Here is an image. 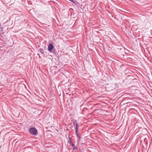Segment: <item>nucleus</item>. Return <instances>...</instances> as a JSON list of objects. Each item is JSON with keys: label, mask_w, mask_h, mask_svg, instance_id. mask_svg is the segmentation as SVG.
I'll list each match as a JSON object with an SVG mask.
<instances>
[{"label": "nucleus", "mask_w": 152, "mask_h": 152, "mask_svg": "<svg viewBox=\"0 0 152 152\" xmlns=\"http://www.w3.org/2000/svg\"><path fill=\"white\" fill-rule=\"evenodd\" d=\"M55 48H48V50L50 52L54 53V49Z\"/></svg>", "instance_id": "nucleus-3"}, {"label": "nucleus", "mask_w": 152, "mask_h": 152, "mask_svg": "<svg viewBox=\"0 0 152 152\" xmlns=\"http://www.w3.org/2000/svg\"><path fill=\"white\" fill-rule=\"evenodd\" d=\"M69 142L70 144L72 143V142L71 138L70 137H69Z\"/></svg>", "instance_id": "nucleus-5"}, {"label": "nucleus", "mask_w": 152, "mask_h": 152, "mask_svg": "<svg viewBox=\"0 0 152 152\" xmlns=\"http://www.w3.org/2000/svg\"><path fill=\"white\" fill-rule=\"evenodd\" d=\"M48 48H53V46L52 44L49 45Z\"/></svg>", "instance_id": "nucleus-4"}, {"label": "nucleus", "mask_w": 152, "mask_h": 152, "mask_svg": "<svg viewBox=\"0 0 152 152\" xmlns=\"http://www.w3.org/2000/svg\"><path fill=\"white\" fill-rule=\"evenodd\" d=\"M73 148V149L74 150H75V149H77V147L75 146Z\"/></svg>", "instance_id": "nucleus-7"}, {"label": "nucleus", "mask_w": 152, "mask_h": 152, "mask_svg": "<svg viewBox=\"0 0 152 152\" xmlns=\"http://www.w3.org/2000/svg\"><path fill=\"white\" fill-rule=\"evenodd\" d=\"M73 125L74 127V128L75 130L76 134L77 137L79 139L80 141V137L78 133V132L79 126L78 124L77 121L76 120H75L73 123Z\"/></svg>", "instance_id": "nucleus-1"}, {"label": "nucleus", "mask_w": 152, "mask_h": 152, "mask_svg": "<svg viewBox=\"0 0 152 152\" xmlns=\"http://www.w3.org/2000/svg\"><path fill=\"white\" fill-rule=\"evenodd\" d=\"M71 145V146L72 147H73L75 145H74L72 143L71 144H70Z\"/></svg>", "instance_id": "nucleus-8"}, {"label": "nucleus", "mask_w": 152, "mask_h": 152, "mask_svg": "<svg viewBox=\"0 0 152 152\" xmlns=\"http://www.w3.org/2000/svg\"><path fill=\"white\" fill-rule=\"evenodd\" d=\"M39 51L41 53H43V50H42V49H39Z\"/></svg>", "instance_id": "nucleus-6"}, {"label": "nucleus", "mask_w": 152, "mask_h": 152, "mask_svg": "<svg viewBox=\"0 0 152 152\" xmlns=\"http://www.w3.org/2000/svg\"><path fill=\"white\" fill-rule=\"evenodd\" d=\"M29 133L32 135H37V129L35 128L32 127L30 128L29 129Z\"/></svg>", "instance_id": "nucleus-2"}]
</instances>
